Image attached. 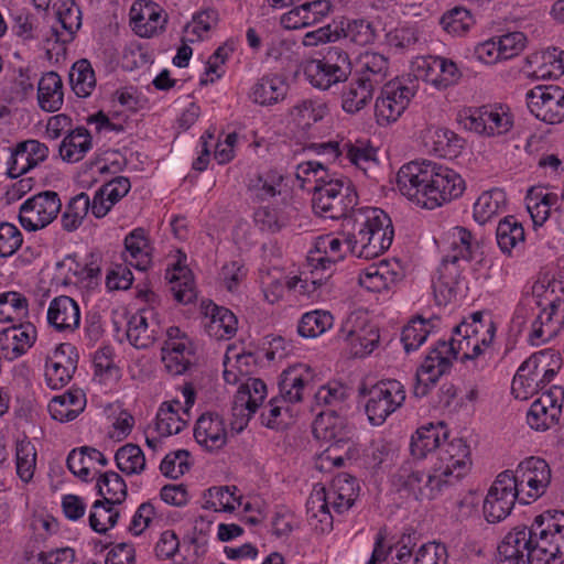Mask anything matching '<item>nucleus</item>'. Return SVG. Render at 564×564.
<instances>
[{
	"instance_id": "obj_32",
	"label": "nucleus",
	"mask_w": 564,
	"mask_h": 564,
	"mask_svg": "<svg viewBox=\"0 0 564 564\" xmlns=\"http://www.w3.org/2000/svg\"><path fill=\"white\" fill-rule=\"evenodd\" d=\"M453 349V347L446 346V340H438L417 369L419 377L426 376V380L435 384L443 375L451 370Z\"/></svg>"
},
{
	"instance_id": "obj_8",
	"label": "nucleus",
	"mask_w": 564,
	"mask_h": 564,
	"mask_svg": "<svg viewBox=\"0 0 564 564\" xmlns=\"http://www.w3.org/2000/svg\"><path fill=\"white\" fill-rule=\"evenodd\" d=\"M358 195L352 183L341 177L322 187H313L312 207L316 215L329 219H343V227L357 212Z\"/></svg>"
},
{
	"instance_id": "obj_34",
	"label": "nucleus",
	"mask_w": 564,
	"mask_h": 564,
	"mask_svg": "<svg viewBox=\"0 0 564 564\" xmlns=\"http://www.w3.org/2000/svg\"><path fill=\"white\" fill-rule=\"evenodd\" d=\"M496 323L491 316H485L484 312H474L466 317L460 324L454 327L453 334H467L474 339L477 338L478 344L489 350L495 335Z\"/></svg>"
},
{
	"instance_id": "obj_39",
	"label": "nucleus",
	"mask_w": 564,
	"mask_h": 564,
	"mask_svg": "<svg viewBox=\"0 0 564 564\" xmlns=\"http://www.w3.org/2000/svg\"><path fill=\"white\" fill-rule=\"evenodd\" d=\"M349 397V389L340 381L332 380L321 386L314 394V406L326 408V410H337L345 412L347 409V399Z\"/></svg>"
},
{
	"instance_id": "obj_30",
	"label": "nucleus",
	"mask_w": 564,
	"mask_h": 564,
	"mask_svg": "<svg viewBox=\"0 0 564 564\" xmlns=\"http://www.w3.org/2000/svg\"><path fill=\"white\" fill-rule=\"evenodd\" d=\"M389 68L390 62L386 55L366 51L359 55L354 75L377 88L387 79Z\"/></svg>"
},
{
	"instance_id": "obj_25",
	"label": "nucleus",
	"mask_w": 564,
	"mask_h": 564,
	"mask_svg": "<svg viewBox=\"0 0 564 564\" xmlns=\"http://www.w3.org/2000/svg\"><path fill=\"white\" fill-rule=\"evenodd\" d=\"M130 20L140 36L151 37L163 30L167 21L161 7L152 1L138 0L130 9Z\"/></svg>"
},
{
	"instance_id": "obj_18",
	"label": "nucleus",
	"mask_w": 564,
	"mask_h": 564,
	"mask_svg": "<svg viewBox=\"0 0 564 564\" xmlns=\"http://www.w3.org/2000/svg\"><path fill=\"white\" fill-rule=\"evenodd\" d=\"M527 102L541 121L556 124L564 120V89L560 86H536L527 93Z\"/></svg>"
},
{
	"instance_id": "obj_31",
	"label": "nucleus",
	"mask_w": 564,
	"mask_h": 564,
	"mask_svg": "<svg viewBox=\"0 0 564 564\" xmlns=\"http://www.w3.org/2000/svg\"><path fill=\"white\" fill-rule=\"evenodd\" d=\"M124 260L140 271H147L152 261V247L145 229L139 227L124 238Z\"/></svg>"
},
{
	"instance_id": "obj_40",
	"label": "nucleus",
	"mask_w": 564,
	"mask_h": 564,
	"mask_svg": "<svg viewBox=\"0 0 564 564\" xmlns=\"http://www.w3.org/2000/svg\"><path fill=\"white\" fill-rule=\"evenodd\" d=\"M91 135L84 127L72 130L59 144V156L65 162H78L91 149Z\"/></svg>"
},
{
	"instance_id": "obj_42",
	"label": "nucleus",
	"mask_w": 564,
	"mask_h": 564,
	"mask_svg": "<svg viewBox=\"0 0 564 564\" xmlns=\"http://www.w3.org/2000/svg\"><path fill=\"white\" fill-rule=\"evenodd\" d=\"M496 239L500 250L506 254H511L512 250H519L523 246L524 229L516 217H505L497 226Z\"/></svg>"
},
{
	"instance_id": "obj_41",
	"label": "nucleus",
	"mask_w": 564,
	"mask_h": 564,
	"mask_svg": "<svg viewBox=\"0 0 564 564\" xmlns=\"http://www.w3.org/2000/svg\"><path fill=\"white\" fill-rule=\"evenodd\" d=\"M236 486H214L208 488L205 494V503L203 508L212 509L216 512H234L236 503L242 505V497L237 495Z\"/></svg>"
},
{
	"instance_id": "obj_43",
	"label": "nucleus",
	"mask_w": 564,
	"mask_h": 564,
	"mask_svg": "<svg viewBox=\"0 0 564 564\" xmlns=\"http://www.w3.org/2000/svg\"><path fill=\"white\" fill-rule=\"evenodd\" d=\"M507 197L500 188L484 192L474 204V218L480 225L489 221L494 216L505 212Z\"/></svg>"
},
{
	"instance_id": "obj_52",
	"label": "nucleus",
	"mask_w": 564,
	"mask_h": 564,
	"mask_svg": "<svg viewBox=\"0 0 564 564\" xmlns=\"http://www.w3.org/2000/svg\"><path fill=\"white\" fill-rule=\"evenodd\" d=\"M89 207L90 199L86 193L82 192L74 196L62 214L61 223L63 229L68 232L76 230L83 224L84 218L89 212Z\"/></svg>"
},
{
	"instance_id": "obj_59",
	"label": "nucleus",
	"mask_w": 564,
	"mask_h": 564,
	"mask_svg": "<svg viewBox=\"0 0 564 564\" xmlns=\"http://www.w3.org/2000/svg\"><path fill=\"white\" fill-rule=\"evenodd\" d=\"M56 17L61 26L67 32L68 39L63 40L64 42L72 41L75 33L82 25V11L76 7L73 0L62 1L56 9Z\"/></svg>"
},
{
	"instance_id": "obj_63",
	"label": "nucleus",
	"mask_w": 564,
	"mask_h": 564,
	"mask_svg": "<svg viewBox=\"0 0 564 564\" xmlns=\"http://www.w3.org/2000/svg\"><path fill=\"white\" fill-rule=\"evenodd\" d=\"M344 150L346 158L365 172L376 161L375 149L365 141H357L356 143L346 142L344 143Z\"/></svg>"
},
{
	"instance_id": "obj_17",
	"label": "nucleus",
	"mask_w": 564,
	"mask_h": 564,
	"mask_svg": "<svg viewBox=\"0 0 564 564\" xmlns=\"http://www.w3.org/2000/svg\"><path fill=\"white\" fill-rule=\"evenodd\" d=\"M511 478L530 503L545 492L551 481V468L544 459L531 456L521 462L514 473L511 471Z\"/></svg>"
},
{
	"instance_id": "obj_6",
	"label": "nucleus",
	"mask_w": 564,
	"mask_h": 564,
	"mask_svg": "<svg viewBox=\"0 0 564 564\" xmlns=\"http://www.w3.org/2000/svg\"><path fill=\"white\" fill-rule=\"evenodd\" d=\"M478 242L470 230L465 227H455L452 234L451 250L442 259L437 275L433 280V290L440 302H447L455 295L456 285L462 275L460 262H469Z\"/></svg>"
},
{
	"instance_id": "obj_51",
	"label": "nucleus",
	"mask_w": 564,
	"mask_h": 564,
	"mask_svg": "<svg viewBox=\"0 0 564 564\" xmlns=\"http://www.w3.org/2000/svg\"><path fill=\"white\" fill-rule=\"evenodd\" d=\"M446 346L454 348L453 355L451 354L452 361L458 358L462 361L476 360L488 354V350L482 345L478 344L477 338L474 339L467 334H454L453 337L446 341Z\"/></svg>"
},
{
	"instance_id": "obj_14",
	"label": "nucleus",
	"mask_w": 564,
	"mask_h": 564,
	"mask_svg": "<svg viewBox=\"0 0 564 564\" xmlns=\"http://www.w3.org/2000/svg\"><path fill=\"white\" fill-rule=\"evenodd\" d=\"M312 432L316 440L328 443L334 447H347L346 456L354 446V426L349 424L344 412L337 410H323L318 412L312 424Z\"/></svg>"
},
{
	"instance_id": "obj_56",
	"label": "nucleus",
	"mask_w": 564,
	"mask_h": 564,
	"mask_svg": "<svg viewBox=\"0 0 564 564\" xmlns=\"http://www.w3.org/2000/svg\"><path fill=\"white\" fill-rule=\"evenodd\" d=\"M119 517L120 513L113 506L104 500H96L89 513V525L95 532L104 534L117 524Z\"/></svg>"
},
{
	"instance_id": "obj_60",
	"label": "nucleus",
	"mask_w": 564,
	"mask_h": 564,
	"mask_svg": "<svg viewBox=\"0 0 564 564\" xmlns=\"http://www.w3.org/2000/svg\"><path fill=\"white\" fill-rule=\"evenodd\" d=\"M441 24L448 33L460 35L470 29L474 19L467 9L456 7L442 17Z\"/></svg>"
},
{
	"instance_id": "obj_35",
	"label": "nucleus",
	"mask_w": 564,
	"mask_h": 564,
	"mask_svg": "<svg viewBox=\"0 0 564 564\" xmlns=\"http://www.w3.org/2000/svg\"><path fill=\"white\" fill-rule=\"evenodd\" d=\"M376 88L352 74L341 89V108L346 113L355 115L370 104Z\"/></svg>"
},
{
	"instance_id": "obj_44",
	"label": "nucleus",
	"mask_w": 564,
	"mask_h": 564,
	"mask_svg": "<svg viewBox=\"0 0 564 564\" xmlns=\"http://www.w3.org/2000/svg\"><path fill=\"white\" fill-rule=\"evenodd\" d=\"M283 176L275 171L250 177L247 191L252 200L264 202L280 194Z\"/></svg>"
},
{
	"instance_id": "obj_61",
	"label": "nucleus",
	"mask_w": 564,
	"mask_h": 564,
	"mask_svg": "<svg viewBox=\"0 0 564 564\" xmlns=\"http://www.w3.org/2000/svg\"><path fill=\"white\" fill-rule=\"evenodd\" d=\"M327 67L330 68L337 76L349 77L351 75V63L348 53L335 45L327 46L322 52V58Z\"/></svg>"
},
{
	"instance_id": "obj_5",
	"label": "nucleus",
	"mask_w": 564,
	"mask_h": 564,
	"mask_svg": "<svg viewBox=\"0 0 564 564\" xmlns=\"http://www.w3.org/2000/svg\"><path fill=\"white\" fill-rule=\"evenodd\" d=\"M359 482L356 477L339 473L336 475L327 489L322 488L312 494L307 500V513L316 518L321 523V531L330 530L333 527L334 512L343 514L350 510L359 496Z\"/></svg>"
},
{
	"instance_id": "obj_12",
	"label": "nucleus",
	"mask_w": 564,
	"mask_h": 564,
	"mask_svg": "<svg viewBox=\"0 0 564 564\" xmlns=\"http://www.w3.org/2000/svg\"><path fill=\"white\" fill-rule=\"evenodd\" d=\"M516 500L523 505L529 503L518 489L514 479L511 478V470H505L497 476L485 498L482 506L485 519L490 523L502 521L510 514Z\"/></svg>"
},
{
	"instance_id": "obj_45",
	"label": "nucleus",
	"mask_w": 564,
	"mask_h": 564,
	"mask_svg": "<svg viewBox=\"0 0 564 564\" xmlns=\"http://www.w3.org/2000/svg\"><path fill=\"white\" fill-rule=\"evenodd\" d=\"M96 488L98 495L109 506L121 505L128 495L126 481L113 470L100 473L97 478Z\"/></svg>"
},
{
	"instance_id": "obj_3",
	"label": "nucleus",
	"mask_w": 564,
	"mask_h": 564,
	"mask_svg": "<svg viewBox=\"0 0 564 564\" xmlns=\"http://www.w3.org/2000/svg\"><path fill=\"white\" fill-rule=\"evenodd\" d=\"M344 241L351 254L373 259L392 245L394 229L389 215L380 208L362 207L345 225Z\"/></svg>"
},
{
	"instance_id": "obj_48",
	"label": "nucleus",
	"mask_w": 564,
	"mask_h": 564,
	"mask_svg": "<svg viewBox=\"0 0 564 564\" xmlns=\"http://www.w3.org/2000/svg\"><path fill=\"white\" fill-rule=\"evenodd\" d=\"M432 149L441 158H456L463 147L464 139L447 128H437L431 135Z\"/></svg>"
},
{
	"instance_id": "obj_57",
	"label": "nucleus",
	"mask_w": 564,
	"mask_h": 564,
	"mask_svg": "<svg viewBox=\"0 0 564 564\" xmlns=\"http://www.w3.org/2000/svg\"><path fill=\"white\" fill-rule=\"evenodd\" d=\"M17 474L21 480L28 482L34 475L36 465V449L34 445L26 440L17 442L15 447Z\"/></svg>"
},
{
	"instance_id": "obj_22",
	"label": "nucleus",
	"mask_w": 564,
	"mask_h": 564,
	"mask_svg": "<svg viewBox=\"0 0 564 564\" xmlns=\"http://www.w3.org/2000/svg\"><path fill=\"white\" fill-rule=\"evenodd\" d=\"M161 334L158 313L152 307L139 310L128 321L127 338L138 349L149 348Z\"/></svg>"
},
{
	"instance_id": "obj_38",
	"label": "nucleus",
	"mask_w": 564,
	"mask_h": 564,
	"mask_svg": "<svg viewBox=\"0 0 564 564\" xmlns=\"http://www.w3.org/2000/svg\"><path fill=\"white\" fill-rule=\"evenodd\" d=\"M339 337L352 346L355 356H366L373 351L379 344V333L375 328L369 330L361 329L357 332L351 319L348 318L339 329Z\"/></svg>"
},
{
	"instance_id": "obj_19",
	"label": "nucleus",
	"mask_w": 564,
	"mask_h": 564,
	"mask_svg": "<svg viewBox=\"0 0 564 564\" xmlns=\"http://www.w3.org/2000/svg\"><path fill=\"white\" fill-rule=\"evenodd\" d=\"M564 401V389L560 386H552L547 391L535 400L527 414V422L531 429L544 432L560 421L562 403Z\"/></svg>"
},
{
	"instance_id": "obj_4",
	"label": "nucleus",
	"mask_w": 564,
	"mask_h": 564,
	"mask_svg": "<svg viewBox=\"0 0 564 564\" xmlns=\"http://www.w3.org/2000/svg\"><path fill=\"white\" fill-rule=\"evenodd\" d=\"M533 295L525 296L517 305L512 315L509 333L518 337L528 330V341L533 346H540L557 336L564 324V300L555 297L550 301L547 307L534 314Z\"/></svg>"
},
{
	"instance_id": "obj_24",
	"label": "nucleus",
	"mask_w": 564,
	"mask_h": 564,
	"mask_svg": "<svg viewBox=\"0 0 564 564\" xmlns=\"http://www.w3.org/2000/svg\"><path fill=\"white\" fill-rule=\"evenodd\" d=\"M448 437V430L444 422L429 423L422 425L411 438L410 451L413 457L417 459L425 458L429 453L438 449L437 459L442 447L449 442H445Z\"/></svg>"
},
{
	"instance_id": "obj_23",
	"label": "nucleus",
	"mask_w": 564,
	"mask_h": 564,
	"mask_svg": "<svg viewBox=\"0 0 564 564\" xmlns=\"http://www.w3.org/2000/svg\"><path fill=\"white\" fill-rule=\"evenodd\" d=\"M534 540L532 525L513 528L498 545V564H529L528 553Z\"/></svg>"
},
{
	"instance_id": "obj_7",
	"label": "nucleus",
	"mask_w": 564,
	"mask_h": 564,
	"mask_svg": "<svg viewBox=\"0 0 564 564\" xmlns=\"http://www.w3.org/2000/svg\"><path fill=\"white\" fill-rule=\"evenodd\" d=\"M534 545L528 553L529 564L564 563V511L547 510L532 523Z\"/></svg>"
},
{
	"instance_id": "obj_33",
	"label": "nucleus",
	"mask_w": 564,
	"mask_h": 564,
	"mask_svg": "<svg viewBox=\"0 0 564 564\" xmlns=\"http://www.w3.org/2000/svg\"><path fill=\"white\" fill-rule=\"evenodd\" d=\"M86 395L82 389H69L54 397L48 403V412L55 421L70 422L85 409Z\"/></svg>"
},
{
	"instance_id": "obj_10",
	"label": "nucleus",
	"mask_w": 564,
	"mask_h": 564,
	"mask_svg": "<svg viewBox=\"0 0 564 564\" xmlns=\"http://www.w3.org/2000/svg\"><path fill=\"white\" fill-rule=\"evenodd\" d=\"M343 240L332 235H324L316 238L314 249L310 250L307 254V263L311 267L312 281L308 288L307 280H300L302 282L301 289L304 293H312L318 288H322L328 280L335 265L344 259V252L341 251Z\"/></svg>"
},
{
	"instance_id": "obj_2",
	"label": "nucleus",
	"mask_w": 564,
	"mask_h": 564,
	"mask_svg": "<svg viewBox=\"0 0 564 564\" xmlns=\"http://www.w3.org/2000/svg\"><path fill=\"white\" fill-rule=\"evenodd\" d=\"M400 192L423 208L435 209L459 198L466 183L455 170L433 161H413L397 174Z\"/></svg>"
},
{
	"instance_id": "obj_20",
	"label": "nucleus",
	"mask_w": 564,
	"mask_h": 564,
	"mask_svg": "<svg viewBox=\"0 0 564 564\" xmlns=\"http://www.w3.org/2000/svg\"><path fill=\"white\" fill-rule=\"evenodd\" d=\"M554 354L541 351L529 357L519 367L512 380V393L517 399H527L529 394L539 392L541 377L547 373V366H551V359Z\"/></svg>"
},
{
	"instance_id": "obj_50",
	"label": "nucleus",
	"mask_w": 564,
	"mask_h": 564,
	"mask_svg": "<svg viewBox=\"0 0 564 564\" xmlns=\"http://www.w3.org/2000/svg\"><path fill=\"white\" fill-rule=\"evenodd\" d=\"M267 397V386L263 380L249 378L242 383L236 394V403L245 405L249 414L256 413Z\"/></svg>"
},
{
	"instance_id": "obj_49",
	"label": "nucleus",
	"mask_w": 564,
	"mask_h": 564,
	"mask_svg": "<svg viewBox=\"0 0 564 564\" xmlns=\"http://www.w3.org/2000/svg\"><path fill=\"white\" fill-rule=\"evenodd\" d=\"M334 317L328 311L315 310L303 314L297 333L304 338H315L333 326Z\"/></svg>"
},
{
	"instance_id": "obj_37",
	"label": "nucleus",
	"mask_w": 564,
	"mask_h": 564,
	"mask_svg": "<svg viewBox=\"0 0 564 564\" xmlns=\"http://www.w3.org/2000/svg\"><path fill=\"white\" fill-rule=\"evenodd\" d=\"M63 82L55 72L45 73L39 82L37 100L40 107L48 112H55L63 105Z\"/></svg>"
},
{
	"instance_id": "obj_15",
	"label": "nucleus",
	"mask_w": 564,
	"mask_h": 564,
	"mask_svg": "<svg viewBox=\"0 0 564 564\" xmlns=\"http://www.w3.org/2000/svg\"><path fill=\"white\" fill-rule=\"evenodd\" d=\"M62 202L54 191H44L28 198L19 210V221L29 231L48 226L58 215Z\"/></svg>"
},
{
	"instance_id": "obj_11",
	"label": "nucleus",
	"mask_w": 564,
	"mask_h": 564,
	"mask_svg": "<svg viewBox=\"0 0 564 564\" xmlns=\"http://www.w3.org/2000/svg\"><path fill=\"white\" fill-rule=\"evenodd\" d=\"M416 91L415 80L394 78L386 83L375 104V117L379 126L395 122L408 108Z\"/></svg>"
},
{
	"instance_id": "obj_53",
	"label": "nucleus",
	"mask_w": 564,
	"mask_h": 564,
	"mask_svg": "<svg viewBox=\"0 0 564 564\" xmlns=\"http://www.w3.org/2000/svg\"><path fill=\"white\" fill-rule=\"evenodd\" d=\"M117 467L126 475H139L145 468V457L142 449L135 444L121 446L115 455Z\"/></svg>"
},
{
	"instance_id": "obj_27",
	"label": "nucleus",
	"mask_w": 564,
	"mask_h": 564,
	"mask_svg": "<svg viewBox=\"0 0 564 564\" xmlns=\"http://www.w3.org/2000/svg\"><path fill=\"white\" fill-rule=\"evenodd\" d=\"M205 330L217 339L227 340L232 338L238 328V319L236 315L224 306H218L213 302L204 304Z\"/></svg>"
},
{
	"instance_id": "obj_54",
	"label": "nucleus",
	"mask_w": 564,
	"mask_h": 564,
	"mask_svg": "<svg viewBox=\"0 0 564 564\" xmlns=\"http://www.w3.org/2000/svg\"><path fill=\"white\" fill-rule=\"evenodd\" d=\"M304 74L314 87L323 90L328 89L334 84L348 80V77L337 76L338 73L335 74L319 58L310 61L304 68Z\"/></svg>"
},
{
	"instance_id": "obj_47",
	"label": "nucleus",
	"mask_w": 564,
	"mask_h": 564,
	"mask_svg": "<svg viewBox=\"0 0 564 564\" xmlns=\"http://www.w3.org/2000/svg\"><path fill=\"white\" fill-rule=\"evenodd\" d=\"M180 408V401L163 403L160 406L155 417V430L161 436L178 434L184 429L186 422L178 414Z\"/></svg>"
},
{
	"instance_id": "obj_21",
	"label": "nucleus",
	"mask_w": 564,
	"mask_h": 564,
	"mask_svg": "<svg viewBox=\"0 0 564 564\" xmlns=\"http://www.w3.org/2000/svg\"><path fill=\"white\" fill-rule=\"evenodd\" d=\"M460 121L466 129L488 137L503 134L512 127L509 113L489 106L465 110Z\"/></svg>"
},
{
	"instance_id": "obj_55",
	"label": "nucleus",
	"mask_w": 564,
	"mask_h": 564,
	"mask_svg": "<svg viewBox=\"0 0 564 564\" xmlns=\"http://www.w3.org/2000/svg\"><path fill=\"white\" fill-rule=\"evenodd\" d=\"M432 329L431 322L421 316L414 317L405 325L401 333L404 350L411 352L424 344Z\"/></svg>"
},
{
	"instance_id": "obj_9",
	"label": "nucleus",
	"mask_w": 564,
	"mask_h": 564,
	"mask_svg": "<svg viewBox=\"0 0 564 564\" xmlns=\"http://www.w3.org/2000/svg\"><path fill=\"white\" fill-rule=\"evenodd\" d=\"M314 371L304 364L290 366L282 371L279 381L280 398H272L261 412V423L269 429H279L283 405L282 402L296 403L302 401L304 388L313 380Z\"/></svg>"
},
{
	"instance_id": "obj_29",
	"label": "nucleus",
	"mask_w": 564,
	"mask_h": 564,
	"mask_svg": "<svg viewBox=\"0 0 564 564\" xmlns=\"http://www.w3.org/2000/svg\"><path fill=\"white\" fill-rule=\"evenodd\" d=\"M47 322L58 332H74L80 324V311L76 301L66 295L52 300Z\"/></svg>"
},
{
	"instance_id": "obj_13",
	"label": "nucleus",
	"mask_w": 564,
	"mask_h": 564,
	"mask_svg": "<svg viewBox=\"0 0 564 564\" xmlns=\"http://www.w3.org/2000/svg\"><path fill=\"white\" fill-rule=\"evenodd\" d=\"M366 414L372 425H381L400 409L406 398L404 386L395 379L380 380L367 392Z\"/></svg>"
},
{
	"instance_id": "obj_36",
	"label": "nucleus",
	"mask_w": 564,
	"mask_h": 564,
	"mask_svg": "<svg viewBox=\"0 0 564 564\" xmlns=\"http://www.w3.org/2000/svg\"><path fill=\"white\" fill-rule=\"evenodd\" d=\"M289 86L283 76L268 74L262 76L251 89V98L261 106H271L283 100Z\"/></svg>"
},
{
	"instance_id": "obj_58",
	"label": "nucleus",
	"mask_w": 564,
	"mask_h": 564,
	"mask_svg": "<svg viewBox=\"0 0 564 564\" xmlns=\"http://www.w3.org/2000/svg\"><path fill=\"white\" fill-rule=\"evenodd\" d=\"M7 336L12 340V354L14 358L24 355L36 340V328L32 323H22L7 330Z\"/></svg>"
},
{
	"instance_id": "obj_16",
	"label": "nucleus",
	"mask_w": 564,
	"mask_h": 564,
	"mask_svg": "<svg viewBox=\"0 0 564 564\" xmlns=\"http://www.w3.org/2000/svg\"><path fill=\"white\" fill-rule=\"evenodd\" d=\"M161 359L169 373H185L195 362V349L192 340L178 327L166 329V339L161 348Z\"/></svg>"
},
{
	"instance_id": "obj_26",
	"label": "nucleus",
	"mask_w": 564,
	"mask_h": 564,
	"mask_svg": "<svg viewBox=\"0 0 564 564\" xmlns=\"http://www.w3.org/2000/svg\"><path fill=\"white\" fill-rule=\"evenodd\" d=\"M404 276L403 269L399 261L380 262L370 265L359 276V283L371 292L380 293L391 289Z\"/></svg>"
},
{
	"instance_id": "obj_28",
	"label": "nucleus",
	"mask_w": 564,
	"mask_h": 564,
	"mask_svg": "<svg viewBox=\"0 0 564 564\" xmlns=\"http://www.w3.org/2000/svg\"><path fill=\"white\" fill-rule=\"evenodd\" d=\"M196 442L213 452L225 446L227 442V432L223 417L217 413L202 414L194 429Z\"/></svg>"
},
{
	"instance_id": "obj_62",
	"label": "nucleus",
	"mask_w": 564,
	"mask_h": 564,
	"mask_svg": "<svg viewBox=\"0 0 564 564\" xmlns=\"http://www.w3.org/2000/svg\"><path fill=\"white\" fill-rule=\"evenodd\" d=\"M24 316L28 313V300L19 292H4L0 294V321H12L14 317Z\"/></svg>"
},
{
	"instance_id": "obj_1",
	"label": "nucleus",
	"mask_w": 564,
	"mask_h": 564,
	"mask_svg": "<svg viewBox=\"0 0 564 564\" xmlns=\"http://www.w3.org/2000/svg\"><path fill=\"white\" fill-rule=\"evenodd\" d=\"M470 449L463 438H454L442 447L432 473L425 474L406 462L392 476L398 491L412 494L415 499H434L443 489L460 480L470 469Z\"/></svg>"
},
{
	"instance_id": "obj_46",
	"label": "nucleus",
	"mask_w": 564,
	"mask_h": 564,
	"mask_svg": "<svg viewBox=\"0 0 564 564\" xmlns=\"http://www.w3.org/2000/svg\"><path fill=\"white\" fill-rule=\"evenodd\" d=\"M69 82L78 97L86 98L91 95L96 87V76L88 59L83 58L74 63L69 72Z\"/></svg>"
},
{
	"instance_id": "obj_64",
	"label": "nucleus",
	"mask_w": 564,
	"mask_h": 564,
	"mask_svg": "<svg viewBox=\"0 0 564 564\" xmlns=\"http://www.w3.org/2000/svg\"><path fill=\"white\" fill-rule=\"evenodd\" d=\"M341 36L349 39L358 45H366L375 41L376 32L372 24L365 20H352L343 25Z\"/></svg>"
}]
</instances>
